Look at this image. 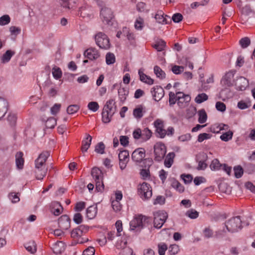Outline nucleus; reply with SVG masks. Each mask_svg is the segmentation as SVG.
Masks as SVG:
<instances>
[{
  "mask_svg": "<svg viewBox=\"0 0 255 255\" xmlns=\"http://www.w3.org/2000/svg\"><path fill=\"white\" fill-rule=\"evenodd\" d=\"M137 192L142 199H149L152 196L151 187L146 182H143L138 186Z\"/></svg>",
  "mask_w": 255,
  "mask_h": 255,
  "instance_id": "5",
  "label": "nucleus"
},
{
  "mask_svg": "<svg viewBox=\"0 0 255 255\" xmlns=\"http://www.w3.org/2000/svg\"><path fill=\"white\" fill-rule=\"evenodd\" d=\"M128 93V90L127 88L120 87L119 89L118 95L121 102L123 103L126 101Z\"/></svg>",
  "mask_w": 255,
  "mask_h": 255,
  "instance_id": "30",
  "label": "nucleus"
},
{
  "mask_svg": "<svg viewBox=\"0 0 255 255\" xmlns=\"http://www.w3.org/2000/svg\"><path fill=\"white\" fill-rule=\"evenodd\" d=\"M158 254L159 255H164L165 251L167 250V246L165 243H160L158 245Z\"/></svg>",
  "mask_w": 255,
  "mask_h": 255,
  "instance_id": "61",
  "label": "nucleus"
},
{
  "mask_svg": "<svg viewBox=\"0 0 255 255\" xmlns=\"http://www.w3.org/2000/svg\"><path fill=\"white\" fill-rule=\"evenodd\" d=\"M199 115L198 122L200 124H203L207 121V116L205 111L204 109L200 110L198 111Z\"/></svg>",
  "mask_w": 255,
  "mask_h": 255,
  "instance_id": "35",
  "label": "nucleus"
},
{
  "mask_svg": "<svg viewBox=\"0 0 255 255\" xmlns=\"http://www.w3.org/2000/svg\"><path fill=\"white\" fill-rule=\"evenodd\" d=\"M166 153V147L165 145L161 142L156 143L154 145V160L156 161L160 162L165 157Z\"/></svg>",
  "mask_w": 255,
  "mask_h": 255,
  "instance_id": "3",
  "label": "nucleus"
},
{
  "mask_svg": "<svg viewBox=\"0 0 255 255\" xmlns=\"http://www.w3.org/2000/svg\"><path fill=\"white\" fill-rule=\"evenodd\" d=\"M7 111V102L0 98V119L2 118Z\"/></svg>",
  "mask_w": 255,
  "mask_h": 255,
  "instance_id": "27",
  "label": "nucleus"
},
{
  "mask_svg": "<svg viewBox=\"0 0 255 255\" xmlns=\"http://www.w3.org/2000/svg\"><path fill=\"white\" fill-rule=\"evenodd\" d=\"M79 109L80 106L78 105H71L67 107V113L69 115L74 114L77 112Z\"/></svg>",
  "mask_w": 255,
  "mask_h": 255,
  "instance_id": "44",
  "label": "nucleus"
},
{
  "mask_svg": "<svg viewBox=\"0 0 255 255\" xmlns=\"http://www.w3.org/2000/svg\"><path fill=\"white\" fill-rule=\"evenodd\" d=\"M181 97H177V104L180 108L185 107L190 101L191 98L189 95L181 94Z\"/></svg>",
  "mask_w": 255,
  "mask_h": 255,
  "instance_id": "19",
  "label": "nucleus"
},
{
  "mask_svg": "<svg viewBox=\"0 0 255 255\" xmlns=\"http://www.w3.org/2000/svg\"><path fill=\"white\" fill-rule=\"evenodd\" d=\"M185 215L192 219H195L198 217L199 212L193 208H191L186 211Z\"/></svg>",
  "mask_w": 255,
  "mask_h": 255,
  "instance_id": "36",
  "label": "nucleus"
},
{
  "mask_svg": "<svg viewBox=\"0 0 255 255\" xmlns=\"http://www.w3.org/2000/svg\"><path fill=\"white\" fill-rule=\"evenodd\" d=\"M25 249L31 254H34L37 250L36 245L34 241H30L24 244Z\"/></svg>",
  "mask_w": 255,
  "mask_h": 255,
  "instance_id": "31",
  "label": "nucleus"
},
{
  "mask_svg": "<svg viewBox=\"0 0 255 255\" xmlns=\"http://www.w3.org/2000/svg\"><path fill=\"white\" fill-rule=\"evenodd\" d=\"M251 43L250 39L248 37L242 38L240 40V44L243 48H246L250 45Z\"/></svg>",
  "mask_w": 255,
  "mask_h": 255,
  "instance_id": "56",
  "label": "nucleus"
},
{
  "mask_svg": "<svg viewBox=\"0 0 255 255\" xmlns=\"http://www.w3.org/2000/svg\"><path fill=\"white\" fill-rule=\"evenodd\" d=\"M222 165L217 159H214L212 160L210 164V168L212 170H218L220 169Z\"/></svg>",
  "mask_w": 255,
  "mask_h": 255,
  "instance_id": "47",
  "label": "nucleus"
},
{
  "mask_svg": "<svg viewBox=\"0 0 255 255\" xmlns=\"http://www.w3.org/2000/svg\"><path fill=\"white\" fill-rule=\"evenodd\" d=\"M102 121L104 123H109L111 120L112 116L113 115H110V113L108 112H107L106 111H104V110H103V112L102 113Z\"/></svg>",
  "mask_w": 255,
  "mask_h": 255,
  "instance_id": "52",
  "label": "nucleus"
},
{
  "mask_svg": "<svg viewBox=\"0 0 255 255\" xmlns=\"http://www.w3.org/2000/svg\"><path fill=\"white\" fill-rule=\"evenodd\" d=\"M78 15L84 18L90 19L93 17V11L90 7L82 6L79 9Z\"/></svg>",
  "mask_w": 255,
  "mask_h": 255,
  "instance_id": "12",
  "label": "nucleus"
},
{
  "mask_svg": "<svg viewBox=\"0 0 255 255\" xmlns=\"http://www.w3.org/2000/svg\"><path fill=\"white\" fill-rule=\"evenodd\" d=\"M208 97L205 93L198 94L195 99V101L197 104H201L208 100Z\"/></svg>",
  "mask_w": 255,
  "mask_h": 255,
  "instance_id": "45",
  "label": "nucleus"
},
{
  "mask_svg": "<svg viewBox=\"0 0 255 255\" xmlns=\"http://www.w3.org/2000/svg\"><path fill=\"white\" fill-rule=\"evenodd\" d=\"M234 85L239 91H244L249 85L247 79L243 77H240L235 81Z\"/></svg>",
  "mask_w": 255,
  "mask_h": 255,
  "instance_id": "13",
  "label": "nucleus"
},
{
  "mask_svg": "<svg viewBox=\"0 0 255 255\" xmlns=\"http://www.w3.org/2000/svg\"><path fill=\"white\" fill-rule=\"evenodd\" d=\"M233 135V132L229 130L225 133H223L220 137V139L224 141H228L231 140Z\"/></svg>",
  "mask_w": 255,
  "mask_h": 255,
  "instance_id": "42",
  "label": "nucleus"
},
{
  "mask_svg": "<svg viewBox=\"0 0 255 255\" xmlns=\"http://www.w3.org/2000/svg\"><path fill=\"white\" fill-rule=\"evenodd\" d=\"M154 72L157 77L161 79L165 77V72L158 66L154 67Z\"/></svg>",
  "mask_w": 255,
  "mask_h": 255,
  "instance_id": "39",
  "label": "nucleus"
},
{
  "mask_svg": "<svg viewBox=\"0 0 255 255\" xmlns=\"http://www.w3.org/2000/svg\"><path fill=\"white\" fill-rule=\"evenodd\" d=\"M133 115L137 119H141L143 117V108L141 106L136 108L133 110Z\"/></svg>",
  "mask_w": 255,
  "mask_h": 255,
  "instance_id": "40",
  "label": "nucleus"
},
{
  "mask_svg": "<svg viewBox=\"0 0 255 255\" xmlns=\"http://www.w3.org/2000/svg\"><path fill=\"white\" fill-rule=\"evenodd\" d=\"M180 177L184 183L186 184L190 183L193 180V177L191 174H183L181 175Z\"/></svg>",
  "mask_w": 255,
  "mask_h": 255,
  "instance_id": "60",
  "label": "nucleus"
},
{
  "mask_svg": "<svg viewBox=\"0 0 255 255\" xmlns=\"http://www.w3.org/2000/svg\"><path fill=\"white\" fill-rule=\"evenodd\" d=\"M97 214V208H87L86 215L89 219H94Z\"/></svg>",
  "mask_w": 255,
  "mask_h": 255,
  "instance_id": "38",
  "label": "nucleus"
},
{
  "mask_svg": "<svg viewBox=\"0 0 255 255\" xmlns=\"http://www.w3.org/2000/svg\"><path fill=\"white\" fill-rule=\"evenodd\" d=\"M52 74L53 77L56 79H58L62 76V72L59 68L54 67L52 69Z\"/></svg>",
  "mask_w": 255,
  "mask_h": 255,
  "instance_id": "63",
  "label": "nucleus"
},
{
  "mask_svg": "<svg viewBox=\"0 0 255 255\" xmlns=\"http://www.w3.org/2000/svg\"><path fill=\"white\" fill-rule=\"evenodd\" d=\"M51 248L54 254H60L65 251V245L63 242H57L53 244Z\"/></svg>",
  "mask_w": 255,
  "mask_h": 255,
  "instance_id": "20",
  "label": "nucleus"
},
{
  "mask_svg": "<svg viewBox=\"0 0 255 255\" xmlns=\"http://www.w3.org/2000/svg\"><path fill=\"white\" fill-rule=\"evenodd\" d=\"M47 168L46 167L35 166L34 168V173L35 177L38 180H42L46 175Z\"/></svg>",
  "mask_w": 255,
  "mask_h": 255,
  "instance_id": "18",
  "label": "nucleus"
},
{
  "mask_svg": "<svg viewBox=\"0 0 255 255\" xmlns=\"http://www.w3.org/2000/svg\"><path fill=\"white\" fill-rule=\"evenodd\" d=\"M101 18L103 22L107 24H110L112 19L114 17L113 13L111 9L104 7L101 10Z\"/></svg>",
  "mask_w": 255,
  "mask_h": 255,
  "instance_id": "7",
  "label": "nucleus"
},
{
  "mask_svg": "<svg viewBox=\"0 0 255 255\" xmlns=\"http://www.w3.org/2000/svg\"><path fill=\"white\" fill-rule=\"evenodd\" d=\"M50 152L48 151H44L42 152L35 159V161L46 162L47 158L49 157Z\"/></svg>",
  "mask_w": 255,
  "mask_h": 255,
  "instance_id": "33",
  "label": "nucleus"
},
{
  "mask_svg": "<svg viewBox=\"0 0 255 255\" xmlns=\"http://www.w3.org/2000/svg\"><path fill=\"white\" fill-rule=\"evenodd\" d=\"M234 170L236 178H239L242 177L244 171L243 168L241 166L238 165L235 166L234 167Z\"/></svg>",
  "mask_w": 255,
  "mask_h": 255,
  "instance_id": "50",
  "label": "nucleus"
},
{
  "mask_svg": "<svg viewBox=\"0 0 255 255\" xmlns=\"http://www.w3.org/2000/svg\"><path fill=\"white\" fill-rule=\"evenodd\" d=\"M138 74L139 79L141 81L148 85H152L153 84L154 80L150 77L145 75L141 69L138 70Z\"/></svg>",
  "mask_w": 255,
  "mask_h": 255,
  "instance_id": "24",
  "label": "nucleus"
},
{
  "mask_svg": "<svg viewBox=\"0 0 255 255\" xmlns=\"http://www.w3.org/2000/svg\"><path fill=\"white\" fill-rule=\"evenodd\" d=\"M97 45L101 49H108L110 47V40L103 32H99L95 37Z\"/></svg>",
  "mask_w": 255,
  "mask_h": 255,
  "instance_id": "4",
  "label": "nucleus"
},
{
  "mask_svg": "<svg viewBox=\"0 0 255 255\" xmlns=\"http://www.w3.org/2000/svg\"><path fill=\"white\" fill-rule=\"evenodd\" d=\"M154 18L156 19L157 22L162 24H166L168 23V19H170L169 16L164 15L163 11L160 10L158 11L156 14L154 15Z\"/></svg>",
  "mask_w": 255,
  "mask_h": 255,
  "instance_id": "16",
  "label": "nucleus"
},
{
  "mask_svg": "<svg viewBox=\"0 0 255 255\" xmlns=\"http://www.w3.org/2000/svg\"><path fill=\"white\" fill-rule=\"evenodd\" d=\"M88 108L93 112H97L99 109V105L96 102H91L88 104Z\"/></svg>",
  "mask_w": 255,
  "mask_h": 255,
  "instance_id": "54",
  "label": "nucleus"
},
{
  "mask_svg": "<svg viewBox=\"0 0 255 255\" xmlns=\"http://www.w3.org/2000/svg\"><path fill=\"white\" fill-rule=\"evenodd\" d=\"M235 71H230L226 73L221 80V84L226 87H229L234 85L235 80L234 79Z\"/></svg>",
  "mask_w": 255,
  "mask_h": 255,
  "instance_id": "8",
  "label": "nucleus"
},
{
  "mask_svg": "<svg viewBox=\"0 0 255 255\" xmlns=\"http://www.w3.org/2000/svg\"><path fill=\"white\" fill-rule=\"evenodd\" d=\"M120 255H133V251L131 248L126 247L120 252Z\"/></svg>",
  "mask_w": 255,
  "mask_h": 255,
  "instance_id": "64",
  "label": "nucleus"
},
{
  "mask_svg": "<svg viewBox=\"0 0 255 255\" xmlns=\"http://www.w3.org/2000/svg\"><path fill=\"white\" fill-rule=\"evenodd\" d=\"M92 140V137L89 134H86V137L82 140L81 150L83 152L87 151L90 147Z\"/></svg>",
  "mask_w": 255,
  "mask_h": 255,
  "instance_id": "21",
  "label": "nucleus"
},
{
  "mask_svg": "<svg viewBox=\"0 0 255 255\" xmlns=\"http://www.w3.org/2000/svg\"><path fill=\"white\" fill-rule=\"evenodd\" d=\"M154 217L155 218V222L158 220H165L166 221L167 217V213L164 210L157 211L153 214Z\"/></svg>",
  "mask_w": 255,
  "mask_h": 255,
  "instance_id": "29",
  "label": "nucleus"
},
{
  "mask_svg": "<svg viewBox=\"0 0 255 255\" xmlns=\"http://www.w3.org/2000/svg\"><path fill=\"white\" fill-rule=\"evenodd\" d=\"M59 227L63 230H67L70 227V220L68 216L64 215L58 219Z\"/></svg>",
  "mask_w": 255,
  "mask_h": 255,
  "instance_id": "14",
  "label": "nucleus"
},
{
  "mask_svg": "<svg viewBox=\"0 0 255 255\" xmlns=\"http://www.w3.org/2000/svg\"><path fill=\"white\" fill-rule=\"evenodd\" d=\"M134 27L137 30H141L144 26V20L141 17H138L134 23Z\"/></svg>",
  "mask_w": 255,
  "mask_h": 255,
  "instance_id": "43",
  "label": "nucleus"
},
{
  "mask_svg": "<svg viewBox=\"0 0 255 255\" xmlns=\"http://www.w3.org/2000/svg\"><path fill=\"white\" fill-rule=\"evenodd\" d=\"M227 230L225 229L216 231L215 237L217 239H225L227 237Z\"/></svg>",
  "mask_w": 255,
  "mask_h": 255,
  "instance_id": "37",
  "label": "nucleus"
},
{
  "mask_svg": "<svg viewBox=\"0 0 255 255\" xmlns=\"http://www.w3.org/2000/svg\"><path fill=\"white\" fill-rule=\"evenodd\" d=\"M116 61V58L113 53L109 52L106 56V61L108 65H110L114 63Z\"/></svg>",
  "mask_w": 255,
  "mask_h": 255,
  "instance_id": "48",
  "label": "nucleus"
},
{
  "mask_svg": "<svg viewBox=\"0 0 255 255\" xmlns=\"http://www.w3.org/2000/svg\"><path fill=\"white\" fill-rule=\"evenodd\" d=\"M10 18L8 15H4L0 17V25H5L10 22Z\"/></svg>",
  "mask_w": 255,
  "mask_h": 255,
  "instance_id": "62",
  "label": "nucleus"
},
{
  "mask_svg": "<svg viewBox=\"0 0 255 255\" xmlns=\"http://www.w3.org/2000/svg\"><path fill=\"white\" fill-rule=\"evenodd\" d=\"M228 232L234 233L239 232L242 229V221L240 216H237L228 220L225 223Z\"/></svg>",
  "mask_w": 255,
  "mask_h": 255,
  "instance_id": "2",
  "label": "nucleus"
},
{
  "mask_svg": "<svg viewBox=\"0 0 255 255\" xmlns=\"http://www.w3.org/2000/svg\"><path fill=\"white\" fill-rule=\"evenodd\" d=\"M123 34L126 36L128 40H132L134 39V35L133 33L130 32L128 28L125 27L123 28Z\"/></svg>",
  "mask_w": 255,
  "mask_h": 255,
  "instance_id": "49",
  "label": "nucleus"
},
{
  "mask_svg": "<svg viewBox=\"0 0 255 255\" xmlns=\"http://www.w3.org/2000/svg\"><path fill=\"white\" fill-rule=\"evenodd\" d=\"M17 117L16 114L14 113H9L7 121L11 126H14L16 122Z\"/></svg>",
  "mask_w": 255,
  "mask_h": 255,
  "instance_id": "58",
  "label": "nucleus"
},
{
  "mask_svg": "<svg viewBox=\"0 0 255 255\" xmlns=\"http://www.w3.org/2000/svg\"><path fill=\"white\" fill-rule=\"evenodd\" d=\"M84 55L90 60H96L100 57L98 51L95 48H90L86 50Z\"/></svg>",
  "mask_w": 255,
  "mask_h": 255,
  "instance_id": "17",
  "label": "nucleus"
},
{
  "mask_svg": "<svg viewBox=\"0 0 255 255\" xmlns=\"http://www.w3.org/2000/svg\"><path fill=\"white\" fill-rule=\"evenodd\" d=\"M172 186L180 193L183 192L184 190V187L177 180H174L172 182Z\"/></svg>",
  "mask_w": 255,
  "mask_h": 255,
  "instance_id": "55",
  "label": "nucleus"
},
{
  "mask_svg": "<svg viewBox=\"0 0 255 255\" xmlns=\"http://www.w3.org/2000/svg\"><path fill=\"white\" fill-rule=\"evenodd\" d=\"M56 125V120L54 118H49L46 122L45 125L48 128H53Z\"/></svg>",
  "mask_w": 255,
  "mask_h": 255,
  "instance_id": "53",
  "label": "nucleus"
},
{
  "mask_svg": "<svg viewBox=\"0 0 255 255\" xmlns=\"http://www.w3.org/2000/svg\"><path fill=\"white\" fill-rule=\"evenodd\" d=\"M142 133V139L143 141H146L148 140L151 136L152 132L148 128H144L141 131Z\"/></svg>",
  "mask_w": 255,
  "mask_h": 255,
  "instance_id": "41",
  "label": "nucleus"
},
{
  "mask_svg": "<svg viewBox=\"0 0 255 255\" xmlns=\"http://www.w3.org/2000/svg\"><path fill=\"white\" fill-rule=\"evenodd\" d=\"M153 125L156 128L157 136L161 138H164L166 135V130L164 129V121L160 119H156Z\"/></svg>",
  "mask_w": 255,
  "mask_h": 255,
  "instance_id": "6",
  "label": "nucleus"
},
{
  "mask_svg": "<svg viewBox=\"0 0 255 255\" xmlns=\"http://www.w3.org/2000/svg\"><path fill=\"white\" fill-rule=\"evenodd\" d=\"M150 217L139 214L136 215L130 222V230L140 232L142 229L148 225L151 222Z\"/></svg>",
  "mask_w": 255,
  "mask_h": 255,
  "instance_id": "1",
  "label": "nucleus"
},
{
  "mask_svg": "<svg viewBox=\"0 0 255 255\" xmlns=\"http://www.w3.org/2000/svg\"><path fill=\"white\" fill-rule=\"evenodd\" d=\"M105 145L103 142H99L95 148V151L97 153L104 154L105 153Z\"/></svg>",
  "mask_w": 255,
  "mask_h": 255,
  "instance_id": "46",
  "label": "nucleus"
},
{
  "mask_svg": "<svg viewBox=\"0 0 255 255\" xmlns=\"http://www.w3.org/2000/svg\"><path fill=\"white\" fill-rule=\"evenodd\" d=\"M14 54L15 52L14 51L10 50H7L1 57V62L3 63L8 62Z\"/></svg>",
  "mask_w": 255,
  "mask_h": 255,
  "instance_id": "32",
  "label": "nucleus"
},
{
  "mask_svg": "<svg viewBox=\"0 0 255 255\" xmlns=\"http://www.w3.org/2000/svg\"><path fill=\"white\" fill-rule=\"evenodd\" d=\"M203 234L205 238L209 239L213 237V231L210 227H206L203 231Z\"/></svg>",
  "mask_w": 255,
  "mask_h": 255,
  "instance_id": "57",
  "label": "nucleus"
},
{
  "mask_svg": "<svg viewBox=\"0 0 255 255\" xmlns=\"http://www.w3.org/2000/svg\"><path fill=\"white\" fill-rule=\"evenodd\" d=\"M91 175L95 181L103 180V173L99 168H93L91 171Z\"/></svg>",
  "mask_w": 255,
  "mask_h": 255,
  "instance_id": "22",
  "label": "nucleus"
},
{
  "mask_svg": "<svg viewBox=\"0 0 255 255\" xmlns=\"http://www.w3.org/2000/svg\"><path fill=\"white\" fill-rule=\"evenodd\" d=\"M251 106V101L250 98H246L245 100L240 101L237 104V107L241 110H245Z\"/></svg>",
  "mask_w": 255,
  "mask_h": 255,
  "instance_id": "28",
  "label": "nucleus"
},
{
  "mask_svg": "<svg viewBox=\"0 0 255 255\" xmlns=\"http://www.w3.org/2000/svg\"><path fill=\"white\" fill-rule=\"evenodd\" d=\"M175 156V153L173 152H169L165 157L164 164L165 167L170 168L173 163L174 159Z\"/></svg>",
  "mask_w": 255,
  "mask_h": 255,
  "instance_id": "25",
  "label": "nucleus"
},
{
  "mask_svg": "<svg viewBox=\"0 0 255 255\" xmlns=\"http://www.w3.org/2000/svg\"><path fill=\"white\" fill-rule=\"evenodd\" d=\"M103 110L104 111L110 113V115H114L116 111V106L114 100L110 99L108 101L104 106Z\"/></svg>",
  "mask_w": 255,
  "mask_h": 255,
  "instance_id": "15",
  "label": "nucleus"
},
{
  "mask_svg": "<svg viewBox=\"0 0 255 255\" xmlns=\"http://www.w3.org/2000/svg\"><path fill=\"white\" fill-rule=\"evenodd\" d=\"M87 231V228L84 225L79 226L78 228L74 229L71 233V236L72 238H77L82 236L84 231Z\"/></svg>",
  "mask_w": 255,
  "mask_h": 255,
  "instance_id": "23",
  "label": "nucleus"
},
{
  "mask_svg": "<svg viewBox=\"0 0 255 255\" xmlns=\"http://www.w3.org/2000/svg\"><path fill=\"white\" fill-rule=\"evenodd\" d=\"M119 165L121 170H124L127 166L129 160V153L127 150H121L119 153Z\"/></svg>",
  "mask_w": 255,
  "mask_h": 255,
  "instance_id": "9",
  "label": "nucleus"
},
{
  "mask_svg": "<svg viewBox=\"0 0 255 255\" xmlns=\"http://www.w3.org/2000/svg\"><path fill=\"white\" fill-rule=\"evenodd\" d=\"M23 153L18 152L15 155V163L17 168L21 169L23 167L24 159L22 157Z\"/></svg>",
  "mask_w": 255,
  "mask_h": 255,
  "instance_id": "26",
  "label": "nucleus"
},
{
  "mask_svg": "<svg viewBox=\"0 0 255 255\" xmlns=\"http://www.w3.org/2000/svg\"><path fill=\"white\" fill-rule=\"evenodd\" d=\"M212 137V134L207 133H203L199 134L198 136V141L202 142L205 139H210Z\"/></svg>",
  "mask_w": 255,
  "mask_h": 255,
  "instance_id": "59",
  "label": "nucleus"
},
{
  "mask_svg": "<svg viewBox=\"0 0 255 255\" xmlns=\"http://www.w3.org/2000/svg\"><path fill=\"white\" fill-rule=\"evenodd\" d=\"M220 190L223 193L229 194L231 192L230 187L225 183H221L219 185Z\"/></svg>",
  "mask_w": 255,
  "mask_h": 255,
  "instance_id": "51",
  "label": "nucleus"
},
{
  "mask_svg": "<svg viewBox=\"0 0 255 255\" xmlns=\"http://www.w3.org/2000/svg\"><path fill=\"white\" fill-rule=\"evenodd\" d=\"M153 99L155 101H160L164 95V91L163 89L159 86L153 87L151 90Z\"/></svg>",
  "mask_w": 255,
  "mask_h": 255,
  "instance_id": "11",
  "label": "nucleus"
},
{
  "mask_svg": "<svg viewBox=\"0 0 255 255\" xmlns=\"http://www.w3.org/2000/svg\"><path fill=\"white\" fill-rule=\"evenodd\" d=\"M145 156V151L143 148H138L134 150L131 154L132 160L135 162H140Z\"/></svg>",
  "mask_w": 255,
  "mask_h": 255,
  "instance_id": "10",
  "label": "nucleus"
},
{
  "mask_svg": "<svg viewBox=\"0 0 255 255\" xmlns=\"http://www.w3.org/2000/svg\"><path fill=\"white\" fill-rule=\"evenodd\" d=\"M166 46V42L163 40H159L155 42L153 47L158 51H161L164 50Z\"/></svg>",
  "mask_w": 255,
  "mask_h": 255,
  "instance_id": "34",
  "label": "nucleus"
}]
</instances>
